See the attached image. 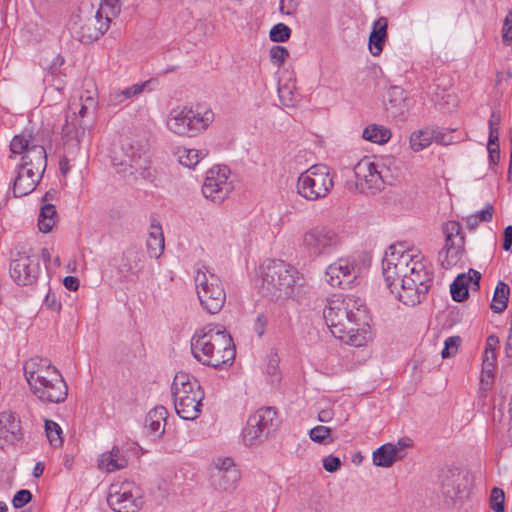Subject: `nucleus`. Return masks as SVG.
<instances>
[{
    "instance_id": "1",
    "label": "nucleus",
    "mask_w": 512,
    "mask_h": 512,
    "mask_svg": "<svg viewBox=\"0 0 512 512\" xmlns=\"http://www.w3.org/2000/svg\"><path fill=\"white\" fill-rule=\"evenodd\" d=\"M351 296H338L328 301L323 310L325 322L335 338L356 347L366 342L367 316Z\"/></svg>"
},
{
    "instance_id": "2",
    "label": "nucleus",
    "mask_w": 512,
    "mask_h": 512,
    "mask_svg": "<svg viewBox=\"0 0 512 512\" xmlns=\"http://www.w3.org/2000/svg\"><path fill=\"white\" fill-rule=\"evenodd\" d=\"M191 353L203 365L216 369L233 364L236 351L231 335L221 325L208 324L191 338Z\"/></svg>"
},
{
    "instance_id": "3",
    "label": "nucleus",
    "mask_w": 512,
    "mask_h": 512,
    "mask_svg": "<svg viewBox=\"0 0 512 512\" xmlns=\"http://www.w3.org/2000/svg\"><path fill=\"white\" fill-rule=\"evenodd\" d=\"M303 285L299 271L282 260H268L262 265L261 292L268 298L295 297Z\"/></svg>"
},
{
    "instance_id": "4",
    "label": "nucleus",
    "mask_w": 512,
    "mask_h": 512,
    "mask_svg": "<svg viewBox=\"0 0 512 512\" xmlns=\"http://www.w3.org/2000/svg\"><path fill=\"white\" fill-rule=\"evenodd\" d=\"M433 279V271L428 269L417 255H412L408 272L401 279L397 299L407 306L421 303L431 288Z\"/></svg>"
},
{
    "instance_id": "5",
    "label": "nucleus",
    "mask_w": 512,
    "mask_h": 512,
    "mask_svg": "<svg viewBox=\"0 0 512 512\" xmlns=\"http://www.w3.org/2000/svg\"><path fill=\"white\" fill-rule=\"evenodd\" d=\"M214 119L211 109L197 106L176 107L171 110L167 118V128L179 136L194 137L205 130Z\"/></svg>"
},
{
    "instance_id": "6",
    "label": "nucleus",
    "mask_w": 512,
    "mask_h": 512,
    "mask_svg": "<svg viewBox=\"0 0 512 512\" xmlns=\"http://www.w3.org/2000/svg\"><path fill=\"white\" fill-rule=\"evenodd\" d=\"M122 152L125 159L116 163L114 158V166L117 172L124 178H132L137 180L138 177L148 179L151 176L150 161L147 155L148 139L144 137L141 140L127 139L122 143Z\"/></svg>"
},
{
    "instance_id": "7",
    "label": "nucleus",
    "mask_w": 512,
    "mask_h": 512,
    "mask_svg": "<svg viewBox=\"0 0 512 512\" xmlns=\"http://www.w3.org/2000/svg\"><path fill=\"white\" fill-rule=\"evenodd\" d=\"M198 269L195 285L201 307L209 314H217L226 301V293L221 279L207 267Z\"/></svg>"
},
{
    "instance_id": "8",
    "label": "nucleus",
    "mask_w": 512,
    "mask_h": 512,
    "mask_svg": "<svg viewBox=\"0 0 512 512\" xmlns=\"http://www.w3.org/2000/svg\"><path fill=\"white\" fill-rule=\"evenodd\" d=\"M334 181L328 166L316 164L301 173L297 181V192L308 201L325 198L333 189Z\"/></svg>"
},
{
    "instance_id": "9",
    "label": "nucleus",
    "mask_w": 512,
    "mask_h": 512,
    "mask_svg": "<svg viewBox=\"0 0 512 512\" xmlns=\"http://www.w3.org/2000/svg\"><path fill=\"white\" fill-rule=\"evenodd\" d=\"M279 421L274 407H262L251 414L242 431L243 441L248 446L265 442L278 429Z\"/></svg>"
},
{
    "instance_id": "10",
    "label": "nucleus",
    "mask_w": 512,
    "mask_h": 512,
    "mask_svg": "<svg viewBox=\"0 0 512 512\" xmlns=\"http://www.w3.org/2000/svg\"><path fill=\"white\" fill-rule=\"evenodd\" d=\"M402 244L390 245L382 260V274L387 288L397 298L398 282L401 284L403 275L408 272L412 254L402 249Z\"/></svg>"
},
{
    "instance_id": "11",
    "label": "nucleus",
    "mask_w": 512,
    "mask_h": 512,
    "mask_svg": "<svg viewBox=\"0 0 512 512\" xmlns=\"http://www.w3.org/2000/svg\"><path fill=\"white\" fill-rule=\"evenodd\" d=\"M12 154H22L20 168H31L42 178L47 167V153L43 145L34 143L31 135H15L10 143Z\"/></svg>"
},
{
    "instance_id": "12",
    "label": "nucleus",
    "mask_w": 512,
    "mask_h": 512,
    "mask_svg": "<svg viewBox=\"0 0 512 512\" xmlns=\"http://www.w3.org/2000/svg\"><path fill=\"white\" fill-rule=\"evenodd\" d=\"M300 246L310 257L326 256L338 249L340 237L327 226H315L304 232Z\"/></svg>"
},
{
    "instance_id": "13",
    "label": "nucleus",
    "mask_w": 512,
    "mask_h": 512,
    "mask_svg": "<svg viewBox=\"0 0 512 512\" xmlns=\"http://www.w3.org/2000/svg\"><path fill=\"white\" fill-rule=\"evenodd\" d=\"M106 500L115 512H137L144 504L140 487L128 481L111 484Z\"/></svg>"
},
{
    "instance_id": "14",
    "label": "nucleus",
    "mask_w": 512,
    "mask_h": 512,
    "mask_svg": "<svg viewBox=\"0 0 512 512\" xmlns=\"http://www.w3.org/2000/svg\"><path fill=\"white\" fill-rule=\"evenodd\" d=\"M445 236L444 247L438 253V260L444 269L456 265L464 253L465 237L458 221H448L442 225Z\"/></svg>"
},
{
    "instance_id": "15",
    "label": "nucleus",
    "mask_w": 512,
    "mask_h": 512,
    "mask_svg": "<svg viewBox=\"0 0 512 512\" xmlns=\"http://www.w3.org/2000/svg\"><path fill=\"white\" fill-rule=\"evenodd\" d=\"M240 471L230 457H217L210 468L211 486L218 491H233L240 480Z\"/></svg>"
},
{
    "instance_id": "16",
    "label": "nucleus",
    "mask_w": 512,
    "mask_h": 512,
    "mask_svg": "<svg viewBox=\"0 0 512 512\" xmlns=\"http://www.w3.org/2000/svg\"><path fill=\"white\" fill-rule=\"evenodd\" d=\"M229 169L227 167L211 168L206 175L202 186V194L205 198L210 199L214 203H221L228 198L233 187L228 182Z\"/></svg>"
},
{
    "instance_id": "17",
    "label": "nucleus",
    "mask_w": 512,
    "mask_h": 512,
    "mask_svg": "<svg viewBox=\"0 0 512 512\" xmlns=\"http://www.w3.org/2000/svg\"><path fill=\"white\" fill-rule=\"evenodd\" d=\"M39 273V259L34 254L18 253L10 262V276L18 285H32L38 279Z\"/></svg>"
},
{
    "instance_id": "18",
    "label": "nucleus",
    "mask_w": 512,
    "mask_h": 512,
    "mask_svg": "<svg viewBox=\"0 0 512 512\" xmlns=\"http://www.w3.org/2000/svg\"><path fill=\"white\" fill-rule=\"evenodd\" d=\"M468 475L463 474L456 467H448L440 475L442 495L454 502L468 495Z\"/></svg>"
},
{
    "instance_id": "19",
    "label": "nucleus",
    "mask_w": 512,
    "mask_h": 512,
    "mask_svg": "<svg viewBox=\"0 0 512 512\" xmlns=\"http://www.w3.org/2000/svg\"><path fill=\"white\" fill-rule=\"evenodd\" d=\"M355 185L360 193L375 194L383 187L384 181L375 163L365 158L354 167Z\"/></svg>"
},
{
    "instance_id": "20",
    "label": "nucleus",
    "mask_w": 512,
    "mask_h": 512,
    "mask_svg": "<svg viewBox=\"0 0 512 512\" xmlns=\"http://www.w3.org/2000/svg\"><path fill=\"white\" fill-rule=\"evenodd\" d=\"M359 269L354 261L339 258L326 269L327 282L333 287L351 288L358 278Z\"/></svg>"
},
{
    "instance_id": "21",
    "label": "nucleus",
    "mask_w": 512,
    "mask_h": 512,
    "mask_svg": "<svg viewBox=\"0 0 512 512\" xmlns=\"http://www.w3.org/2000/svg\"><path fill=\"white\" fill-rule=\"evenodd\" d=\"M57 382L46 376L47 382H39L31 389L32 393L42 402L61 403L64 402L68 395V387L61 373L54 370ZM55 379V377H53Z\"/></svg>"
},
{
    "instance_id": "22",
    "label": "nucleus",
    "mask_w": 512,
    "mask_h": 512,
    "mask_svg": "<svg viewBox=\"0 0 512 512\" xmlns=\"http://www.w3.org/2000/svg\"><path fill=\"white\" fill-rule=\"evenodd\" d=\"M24 376L30 386V389L33 388L39 382H45V377L51 376L56 377L54 374V367L50 360L41 358V357H32L26 360L23 364ZM57 382V378L54 379Z\"/></svg>"
},
{
    "instance_id": "23",
    "label": "nucleus",
    "mask_w": 512,
    "mask_h": 512,
    "mask_svg": "<svg viewBox=\"0 0 512 512\" xmlns=\"http://www.w3.org/2000/svg\"><path fill=\"white\" fill-rule=\"evenodd\" d=\"M204 396L203 390H197L193 395L173 396L177 415L184 420L197 419L201 412Z\"/></svg>"
},
{
    "instance_id": "24",
    "label": "nucleus",
    "mask_w": 512,
    "mask_h": 512,
    "mask_svg": "<svg viewBox=\"0 0 512 512\" xmlns=\"http://www.w3.org/2000/svg\"><path fill=\"white\" fill-rule=\"evenodd\" d=\"M480 272L470 268L467 273L459 274L450 285L451 297L456 302H462L468 298V286L471 284L473 289L480 287Z\"/></svg>"
},
{
    "instance_id": "25",
    "label": "nucleus",
    "mask_w": 512,
    "mask_h": 512,
    "mask_svg": "<svg viewBox=\"0 0 512 512\" xmlns=\"http://www.w3.org/2000/svg\"><path fill=\"white\" fill-rule=\"evenodd\" d=\"M16 177L13 181L14 197H22L32 193L42 178L31 168L24 169L16 166Z\"/></svg>"
},
{
    "instance_id": "26",
    "label": "nucleus",
    "mask_w": 512,
    "mask_h": 512,
    "mask_svg": "<svg viewBox=\"0 0 512 512\" xmlns=\"http://www.w3.org/2000/svg\"><path fill=\"white\" fill-rule=\"evenodd\" d=\"M20 419L12 411L0 413V438L6 443L14 444L22 438Z\"/></svg>"
},
{
    "instance_id": "27",
    "label": "nucleus",
    "mask_w": 512,
    "mask_h": 512,
    "mask_svg": "<svg viewBox=\"0 0 512 512\" xmlns=\"http://www.w3.org/2000/svg\"><path fill=\"white\" fill-rule=\"evenodd\" d=\"M168 411L163 406L151 409L145 417V429L148 436L153 440L160 439L165 432L166 418Z\"/></svg>"
},
{
    "instance_id": "28",
    "label": "nucleus",
    "mask_w": 512,
    "mask_h": 512,
    "mask_svg": "<svg viewBox=\"0 0 512 512\" xmlns=\"http://www.w3.org/2000/svg\"><path fill=\"white\" fill-rule=\"evenodd\" d=\"M388 112L400 121H405L408 113L406 92L399 86H392L388 91Z\"/></svg>"
},
{
    "instance_id": "29",
    "label": "nucleus",
    "mask_w": 512,
    "mask_h": 512,
    "mask_svg": "<svg viewBox=\"0 0 512 512\" xmlns=\"http://www.w3.org/2000/svg\"><path fill=\"white\" fill-rule=\"evenodd\" d=\"M142 254L136 249L130 248L123 252L120 263L117 266L119 275L127 280H132L141 270Z\"/></svg>"
},
{
    "instance_id": "30",
    "label": "nucleus",
    "mask_w": 512,
    "mask_h": 512,
    "mask_svg": "<svg viewBox=\"0 0 512 512\" xmlns=\"http://www.w3.org/2000/svg\"><path fill=\"white\" fill-rule=\"evenodd\" d=\"M197 390H202V388L194 376L182 371L176 373L171 385L173 396L193 395Z\"/></svg>"
},
{
    "instance_id": "31",
    "label": "nucleus",
    "mask_w": 512,
    "mask_h": 512,
    "mask_svg": "<svg viewBox=\"0 0 512 512\" xmlns=\"http://www.w3.org/2000/svg\"><path fill=\"white\" fill-rule=\"evenodd\" d=\"M403 455L399 454L398 446L386 443L378 447L372 453L373 464L377 467L389 468L396 461L402 459Z\"/></svg>"
},
{
    "instance_id": "32",
    "label": "nucleus",
    "mask_w": 512,
    "mask_h": 512,
    "mask_svg": "<svg viewBox=\"0 0 512 512\" xmlns=\"http://www.w3.org/2000/svg\"><path fill=\"white\" fill-rule=\"evenodd\" d=\"M120 13L119 0H102L98 7V32L103 35L110 26L113 18Z\"/></svg>"
},
{
    "instance_id": "33",
    "label": "nucleus",
    "mask_w": 512,
    "mask_h": 512,
    "mask_svg": "<svg viewBox=\"0 0 512 512\" xmlns=\"http://www.w3.org/2000/svg\"><path fill=\"white\" fill-rule=\"evenodd\" d=\"M127 463L124 453L118 447H113L111 451L102 453L101 458L98 459V468L114 472L125 468Z\"/></svg>"
},
{
    "instance_id": "34",
    "label": "nucleus",
    "mask_w": 512,
    "mask_h": 512,
    "mask_svg": "<svg viewBox=\"0 0 512 512\" xmlns=\"http://www.w3.org/2000/svg\"><path fill=\"white\" fill-rule=\"evenodd\" d=\"M147 251L151 258L158 259L165 247V240L161 225L154 221L150 225L149 236L147 239Z\"/></svg>"
},
{
    "instance_id": "35",
    "label": "nucleus",
    "mask_w": 512,
    "mask_h": 512,
    "mask_svg": "<svg viewBox=\"0 0 512 512\" xmlns=\"http://www.w3.org/2000/svg\"><path fill=\"white\" fill-rule=\"evenodd\" d=\"M85 131L82 130L79 122H77L76 112L72 114L67 113L65 115V123L61 129V137L65 142L76 140L80 141V138L84 135Z\"/></svg>"
},
{
    "instance_id": "36",
    "label": "nucleus",
    "mask_w": 512,
    "mask_h": 512,
    "mask_svg": "<svg viewBox=\"0 0 512 512\" xmlns=\"http://www.w3.org/2000/svg\"><path fill=\"white\" fill-rule=\"evenodd\" d=\"M435 138L434 131L429 128L416 130L410 135V148L414 152H420L430 146Z\"/></svg>"
},
{
    "instance_id": "37",
    "label": "nucleus",
    "mask_w": 512,
    "mask_h": 512,
    "mask_svg": "<svg viewBox=\"0 0 512 512\" xmlns=\"http://www.w3.org/2000/svg\"><path fill=\"white\" fill-rule=\"evenodd\" d=\"M509 295H510L509 286L506 283L499 281L498 284L496 285V288L494 291L492 303L490 306L491 309L495 313L503 312L507 308Z\"/></svg>"
},
{
    "instance_id": "38",
    "label": "nucleus",
    "mask_w": 512,
    "mask_h": 512,
    "mask_svg": "<svg viewBox=\"0 0 512 512\" xmlns=\"http://www.w3.org/2000/svg\"><path fill=\"white\" fill-rule=\"evenodd\" d=\"M56 208L51 203L44 204L38 217V228L42 233H48L55 225Z\"/></svg>"
},
{
    "instance_id": "39",
    "label": "nucleus",
    "mask_w": 512,
    "mask_h": 512,
    "mask_svg": "<svg viewBox=\"0 0 512 512\" xmlns=\"http://www.w3.org/2000/svg\"><path fill=\"white\" fill-rule=\"evenodd\" d=\"M363 138L376 144H384L390 140L391 131L383 126L371 124L364 129Z\"/></svg>"
},
{
    "instance_id": "40",
    "label": "nucleus",
    "mask_w": 512,
    "mask_h": 512,
    "mask_svg": "<svg viewBox=\"0 0 512 512\" xmlns=\"http://www.w3.org/2000/svg\"><path fill=\"white\" fill-rule=\"evenodd\" d=\"M178 154L179 163L185 167L192 168L199 163L200 159L206 157L208 152L196 149H183Z\"/></svg>"
},
{
    "instance_id": "41",
    "label": "nucleus",
    "mask_w": 512,
    "mask_h": 512,
    "mask_svg": "<svg viewBox=\"0 0 512 512\" xmlns=\"http://www.w3.org/2000/svg\"><path fill=\"white\" fill-rule=\"evenodd\" d=\"M310 439L318 444H332L335 438L332 437V429L327 426L318 425L309 431Z\"/></svg>"
},
{
    "instance_id": "42",
    "label": "nucleus",
    "mask_w": 512,
    "mask_h": 512,
    "mask_svg": "<svg viewBox=\"0 0 512 512\" xmlns=\"http://www.w3.org/2000/svg\"><path fill=\"white\" fill-rule=\"evenodd\" d=\"M90 114L92 116L96 115V102L93 100L92 97L88 96L85 100V103L81 104L78 113H76L77 122H79V125L81 126L83 131H85L86 128L89 126L86 117H88Z\"/></svg>"
},
{
    "instance_id": "43",
    "label": "nucleus",
    "mask_w": 512,
    "mask_h": 512,
    "mask_svg": "<svg viewBox=\"0 0 512 512\" xmlns=\"http://www.w3.org/2000/svg\"><path fill=\"white\" fill-rule=\"evenodd\" d=\"M494 208L491 204H486L480 212L470 215L466 218V225L470 230L475 229L479 222H490L492 220Z\"/></svg>"
},
{
    "instance_id": "44",
    "label": "nucleus",
    "mask_w": 512,
    "mask_h": 512,
    "mask_svg": "<svg viewBox=\"0 0 512 512\" xmlns=\"http://www.w3.org/2000/svg\"><path fill=\"white\" fill-rule=\"evenodd\" d=\"M45 432L49 443L53 447H60L63 443L62 428L53 420H45Z\"/></svg>"
},
{
    "instance_id": "45",
    "label": "nucleus",
    "mask_w": 512,
    "mask_h": 512,
    "mask_svg": "<svg viewBox=\"0 0 512 512\" xmlns=\"http://www.w3.org/2000/svg\"><path fill=\"white\" fill-rule=\"evenodd\" d=\"M501 123V113L499 110H493L489 118V143L496 144L499 141V127Z\"/></svg>"
},
{
    "instance_id": "46",
    "label": "nucleus",
    "mask_w": 512,
    "mask_h": 512,
    "mask_svg": "<svg viewBox=\"0 0 512 512\" xmlns=\"http://www.w3.org/2000/svg\"><path fill=\"white\" fill-rule=\"evenodd\" d=\"M290 36L291 29L284 23L274 25L269 32V38L272 42H286Z\"/></svg>"
},
{
    "instance_id": "47",
    "label": "nucleus",
    "mask_w": 512,
    "mask_h": 512,
    "mask_svg": "<svg viewBox=\"0 0 512 512\" xmlns=\"http://www.w3.org/2000/svg\"><path fill=\"white\" fill-rule=\"evenodd\" d=\"M152 82H153V79H149L147 81L140 82V83H135V84H133L130 87L121 89L122 90V95L124 96V98L126 100H128V99H131L133 97H136V96L140 95L145 90L151 91L150 85H151Z\"/></svg>"
},
{
    "instance_id": "48",
    "label": "nucleus",
    "mask_w": 512,
    "mask_h": 512,
    "mask_svg": "<svg viewBox=\"0 0 512 512\" xmlns=\"http://www.w3.org/2000/svg\"><path fill=\"white\" fill-rule=\"evenodd\" d=\"M505 495L502 489L494 487L490 495V507L495 512L505 511Z\"/></svg>"
},
{
    "instance_id": "49",
    "label": "nucleus",
    "mask_w": 512,
    "mask_h": 512,
    "mask_svg": "<svg viewBox=\"0 0 512 512\" xmlns=\"http://www.w3.org/2000/svg\"><path fill=\"white\" fill-rule=\"evenodd\" d=\"M461 343L459 336L448 337L444 342V348L441 351L442 358H449L457 353L458 347Z\"/></svg>"
},
{
    "instance_id": "50",
    "label": "nucleus",
    "mask_w": 512,
    "mask_h": 512,
    "mask_svg": "<svg viewBox=\"0 0 512 512\" xmlns=\"http://www.w3.org/2000/svg\"><path fill=\"white\" fill-rule=\"evenodd\" d=\"M33 498V495L28 489L18 490L12 498V505L15 509H19L27 505Z\"/></svg>"
},
{
    "instance_id": "51",
    "label": "nucleus",
    "mask_w": 512,
    "mask_h": 512,
    "mask_svg": "<svg viewBox=\"0 0 512 512\" xmlns=\"http://www.w3.org/2000/svg\"><path fill=\"white\" fill-rule=\"evenodd\" d=\"M288 56H289V52L283 46H273L270 49L271 62L278 67H280L284 64V62Z\"/></svg>"
},
{
    "instance_id": "52",
    "label": "nucleus",
    "mask_w": 512,
    "mask_h": 512,
    "mask_svg": "<svg viewBox=\"0 0 512 512\" xmlns=\"http://www.w3.org/2000/svg\"><path fill=\"white\" fill-rule=\"evenodd\" d=\"M387 37L369 34L368 48L373 56H378L382 50Z\"/></svg>"
},
{
    "instance_id": "53",
    "label": "nucleus",
    "mask_w": 512,
    "mask_h": 512,
    "mask_svg": "<svg viewBox=\"0 0 512 512\" xmlns=\"http://www.w3.org/2000/svg\"><path fill=\"white\" fill-rule=\"evenodd\" d=\"M502 40L506 45L512 44V10L506 16L502 27Z\"/></svg>"
},
{
    "instance_id": "54",
    "label": "nucleus",
    "mask_w": 512,
    "mask_h": 512,
    "mask_svg": "<svg viewBox=\"0 0 512 512\" xmlns=\"http://www.w3.org/2000/svg\"><path fill=\"white\" fill-rule=\"evenodd\" d=\"M298 5V0H280L279 11L285 15H293L296 13Z\"/></svg>"
},
{
    "instance_id": "55",
    "label": "nucleus",
    "mask_w": 512,
    "mask_h": 512,
    "mask_svg": "<svg viewBox=\"0 0 512 512\" xmlns=\"http://www.w3.org/2000/svg\"><path fill=\"white\" fill-rule=\"evenodd\" d=\"M495 359V352L492 351L489 353V349H485L482 372L486 373L489 377H492V370L494 368Z\"/></svg>"
},
{
    "instance_id": "56",
    "label": "nucleus",
    "mask_w": 512,
    "mask_h": 512,
    "mask_svg": "<svg viewBox=\"0 0 512 512\" xmlns=\"http://www.w3.org/2000/svg\"><path fill=\"white\" fill-rule=\"evenodd\" d=\"M387 25V19L385 17H379L376 21H374L370 34L387 37Z\"/></svg>"
},
{
    "instance_id": "57",
    "label": "nucleus",
    "mask_w": 512,
    "mask_h": 512,
    "mask_svg": "<svg viewBox=\"0 0 512 512\" xmlns=\"http://www.w3.org/2000/svg\"><path fill=\"white\" fill-rule=\"evenodd\" d=\"M342 465L339 457L329 455L323 459V467L327 472H336Z\"/></svg>"
},
{
    "instance_id": "58",
    "label": "nucleus",
    "mask_w": 512,
    "mask_h": 512,
    "mask_svg": "<svg viewBox=\"0 0 512 512\" xmlns=\"http://www.w3.org/2000/svg\"><path fill=\"white\" fill-rule=\"evenodd\" d=\"M44 305L52 311H60L61 303L57 300L56 294L51 290L45 296Z\"/></svg>"
},
{
    "instance_id": "59",
    "label": "nucleus",
    "mask_w": 512,
    "mask_h": 512,
    "mask_svg": "<svg viewBox=\"0 0 512 512\" xmlns=\"http://www.w3.org/2000/svg\"><path fill=\"white\" fill-rule=\"evenodd\" d=\"M105 101L108 106H116L126 101V99L122 95V90L117 89L111 91L108 98Z\"/></svg>"
},
{
    "instance_id": "60",
    "label": "nucleus",
    "mask_w": 512,
    "mask_h": 512,
    "mask_svg": "<svg viewBox=\"0 0 512 512\" xmlns=\"http://www.w3.org/2000/svg\"><path fill=\"white\" fill-rule=\"evenodd\" d=\"M267 323V317L263 313L258 314L254 322V331L257 333L259 337H261L265 333Z\"/></svg>"
},
{
    "instance_id": "61",
    "label": "nucleus",
    "mask_w": 512,
    "mask_h": 512,
    "mask_svg": "<svg viewBox=\"0 0 512 512\" xmlns=\"http://www.w3.org/2000/svg\"><path fill=\"white\" fill-rule=\"evenodd\" d=\"M488 153H489V161L491 164L496 165L500 160V147H499V141L496 142V144H490L488 142Z\"/></svg>"
},
{
    "instance_id": "62",
    "label": "nucleus",
    "mask_w": 512,
    "mask_h": 512,
    "mask_svg": "<svg viewBox=\"0 0 512 512\" xmlns=\"http://www.w3.org/2000/svg\"><path fill=\"white\" fill-rule=\"evenodd\" d=\"M502 247L505 251H512V225L504 229Z\"/></svg>"
},
{
    "instance_id": "63",
    "label": "nucleus",
    "mask_w": 512,
    "mask_h": 512,
    "mask_svg": "<svg viewBox=\"0 0 512 512\" xmlns=\"http://www.w3.org/2000/svg\"><path fill=\"white\" fill-rule=\"evenodd\" d=\"M63 285L70 291H76L79 287V280L74 276H66L63 279Z\"/></svg>"
},
{
    "instance_id": "64",
    "label": "nucleus",
    "mask_w": 512,
    "mask_h": 512,
    "mask_svg": "<svg viewBox=\"0 0 512 512\" xmlns=\"http://www.w3.org/2000/svg\"><path fill=\"white\" fill-rule=\"evenodd\" d=\"M499 343V339L496 335H489L486 341V349H489V353L495 352V347Z\"/></svg>"
}]
</instances>
